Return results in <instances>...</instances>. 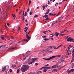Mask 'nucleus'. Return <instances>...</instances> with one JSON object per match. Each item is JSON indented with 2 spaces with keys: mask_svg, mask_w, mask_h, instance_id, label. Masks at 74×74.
<instances>
[{
  "mask_svg": "<svg viewBox=\"0 0 74 74\" xmlns=\"http://www.w3.org/2000/svg\"><path fill=\"white\" fill-rule=\"evenodd\" d=\"M29 65H23L22 66L21 69L20 70L22 72H24L26 71L29 69Z\"/></svg>",
  "mask_w": 74,
  "mask_h": 74,
  "instance_id": "1",
  "label": "nucleus"
},
{
  "mask_svg": "<svg viewBox=\"0 0 74 74\" xmlns=\"http://www.w3.org/2000/svg\"><path fill=\"white\" fill-rule=\"evenodd\" d=\"M69 36H67L66 37V39L67 40V41L70 42H74V39L71 37H69ZM69 37V38H68Z\"/></svg>",
  "mask_w": 74,
  "mask_h": 74,
  "instance_id": "2",
  "label": "nucleus"
},
{
  "mask_svg": "<svg viewBox=\"0 0 74 74\" xmlns=\"http://www.w3.org/2000/svg\"><path fill=\"white\" fill-rule=\"evenodd\" d=\"M38 59V58H32V60L31 62H28V64L31 65L34 62H35L36 60H37Z\"/></svg>",
  "mask_w": 74,
  "mask_h": 74,
  "instance_id": "3",
  "label": "nucleus"
},
{
  "mask_svg": "<svg viewBox=\"0 0 74 74\" xmlns=\"http://www.w3.org/2000/svg\"><path fill=\"white\" fill-rule=\"evenodd\" d=\"M51 67H42L40 69H39V70H42V69H43V68H45V69H51Z\"/></svg>",
  "mask_w": 74,
  "mask_h": 74,
  "instance_id": "4",
  "label": "nucleus"
},
{
  "mask_svg": "<svg viewBox=\"0 0 74 74\" xmlns=\"http://www.w3.org/2000/svg\"><path fill=\"white\" fill-rule=\"evenodd\" d=\"M56 66H57L58 67V64H57L56 65H55L53 66H52L51 67V69H55L56 68Z\"/></svg>",
  "mask_w": 74,
  "mask_h": 74,
  "instance_id": "5",
  "label": "nucleus"
},
{
  "mask_svg": "<svg viewBox=\"0 0 74 74\" xmlns=\"http://www.w3.org/2000/svg\"><path fill=\"white\" fill-rule=\"evenodd\" d=\"M61 55H57L56 56H53L52 57H51L54 58H57V57H61Z\"/></svg>",
  "mask_w": 74,
  "mask_h": 74,
  "instance_id": "6",
  "label": "nucleus"
},
{
  "mask_svg": "<svg viewBox=\"0 0 74 74\" xmlns=\"http://www.w3.org/2000/svg\"><path fill=\"white\" fill-rule=\"evenodd\" d=\"M68 52H69V53H68ZM67 53H68V54H67V55H69V54H71V53H72V52L71 53V51H70L69 50V49H68V50L67 51Z\"/></svg>",
  "mask_w": 74,
  "mask_h": 74,
  "instance_id": "7",
  "label": "nucleus"
},
{
  "mask_svg": "<svg viewBox=\"0 0 74 74\" xmlns=\"http://www.w3.org/2000/svg\"><path fill=\"white\" fill-rule=\"evenodd\" d=\"M53 59V58H52V57H49V58H47L46 59H45L44 60H46L49 61L51 60L52 59Z\"/></svg>",
  "mask_w": 74,
  "mask_h": 74,
  "instance_id": "8",
  "label": "nucleus"
},
{
  "mask_svg": "<svg viewBox=\"0 0 74 74\" xmlns=\"http://www.w3.org/2000/svg\"><path fill=\"white\" fill-rule=\"evenodd\" d=\"M52 48V47H51V46H49L48 47V48L46 49V50L48 51L49 50H50L51 49V48Z\"/></svg>",
  "mask_w": 74,
  "mask_h": 74,
  "instance_id": "9",
  "label": "nucleus"
},
{
  "mask_svg": "<svg viewBox=\"0 0 74 74\" xmlns=\"http://www.w3.org/2000/svg\"><path fill=\"white\" fill-rule=\"evenodd\" d=\"M6 69V66H4V67H3L2 68V71L4 72V70H5Z\"/></svg>",
  "mask_w": 74,
  "mask_h": 74,
  "instance_id": "10",
  "label": "nucleus"
},
{
  "mask_svg": "<svg viewBox=\"0 0 74 74\" xmlns=\"http://www.w3.org/2000/svg\"><path fill=\"white\" fill-rule=\"evenodd\" d=\"M50 11V10H49V9H48V10H46V13L45 14V15H47L48 14Z\"/></svg>",
  "mask_w": 74,
  "mask_h": 74,
  "instance_id": "11",
  "label": "nucleus"
},
{
  "mask_svg": "<svg viewBox=\"0 0 74 74\" xmlns=\"http://www.w3.org/2000/svg\"><path fill=\"white\" fill-rule=\"evenodd\" d=\"M26 38L27 39V40H29V39L30 37L29 36H28V34H26Z\"/></svg>",
  "mask_w": 74,
  "mask_h": 74,
  "instance_id": "12",
  "label": "nucleus"
},
{
  "mask_svg": "<svg viewBox=\"0 0 74 74\" xmlns=\"http://www.w3.org/2000/svg\"><path fill=\"white\" fill-rule=\"evenodd\" d=\"M71 72H72V71H69V69H68L66 71V72H67L68 74H70Z\"/></svg>",
  "mask_w": 74,
  "mask_h": 74,
  "instance_id": "13",
  "label": "nucleus"
},
{
  "mask_svg": "<svg viewBox=\"0 0 74 74\" xmlns=\"http://www.w3.org/2000/svg\"><path fill=\"white\" fill-rule=\"evenodd\" d=\"M55 35H56V36L57 37L59 35V33L58 32L55 33Z\"/></svg>",
  "mask_w": 74,
  "mask_h": 74,
  "instance_id": "14",
  "label": "nucleus"
},
{
  "mask_svg": "<svg viewBox=\"0 0 74 74\" xmlns=\"http://www.w3.org/2000/svg\"><path fill=\"white\" fill-rule=\"evenodd\" d=\"M49 15L51 16H55L56 15V14H53L49 13Z\"/></svg>",
  "mask_w": 74,
  "mask_h": 74,
  "instance_id": "15",
  "label": "nucleus"
},
{
  "mask_svg": "<svg viewBox=\"0 0 74 74\" xmlns=\"http://www.w3.org/2000/svg\"><path fill=\"white\" fill-rule=\"evenodd\" d=\"M31 58H29L28 59H27V60L26 61L27 62H29V61H30V60H31Z\"/></svg>",
  "mask_w": 74,
  "mask_h": 74,
  "instance_id": "16",
  "label": "nucleus"
},
{
  "mask_svg": "<svg viewBox=\"0 0 74 74\" xmlns=\"http://www.w3.org/2000/svg\"><path fill=\"white\" fill-rule=\"evenodd\" d=\"M12 68H15L16 67V66L15 65V64H13L12 65Z\"/></svg>",
  "mask_w": 74,
  "mask_h": 74,
  "instance_id": "17",
  "label": "nucleus"
},
{
  "mask_svg": "<svg viewBox=\"0 0 74 74\" xmlns=\"http://www.w3.org/2000/svg\"><path fill=\"white\" fill-rule=\"evenodd\" d=\"M39 73V72H38L37 73L34 72V73H32L31 74H38Z\"/></svg>",
  "mask_w": 74,
  "mask_h": 74,
  "instance_id": "18",
  "label": "nucleus"
},
{
  "mask_svg": "<svg viewBox=\"0 0 74 74\" xmlns=\"http://www.w3.org/2000/svg\"><path fill=\"white\" fill-rule=\"evenodd\" d=\"M49 17V16H48V15H45L44 16H43V18H46L47 17Z\"/></svg>",
  "mask_w": 74,
  "mask_h": 74,
  "instance_id": "19",
  "label": "nucleus"
},
{
  "mask_svg": "<svg viewBox=\"0 0 74 74\" xmlns=\"http://www.w3.org/2000/svg\"><path fill=\"white\" fill-rule=\"evenodd\" d=\"M69 71H71L73 72L74 71V69H71L70 70H69Z\"/></svg>",
  "mask_w": 74,
  "mask_h": 74,
  "instance_id": "20",
  "label": "nucleus"
},
{
  "mask_svg": "<svg viewBox=\"0 0 74 74\" xmlns=\"http://www.w3.org/2000/svg\"><path fill=\"white\" fill-rule=\"evenodd\" d=\"M27 13L26 12H25V13H24V16H27Z\"/></svg>",
  "mask_w": 74,
  "mask_h": 74,
  "instance_id": "21",
  "label": "nucleus"
},
{
  "mask_svg": "<svg viewBox=\"0 0 74 74\" xmlns=\"http://www.w3.org/2000/svg\"><path fill=\"white\" fill-rule=\"evenodd\" d=\"M23 40V41H25L27 42H28V41H29L28 40H27V39H24V40Z\"/></svg>",
  "mask_w": 74,
  "mask_h": 74,
  "instance_id": "22",
  "label": "nucleus"
},
{
  "mask_svg": "<svg viewBox=\"0 0 74 74\" xmlns=\"http://www.w3.org/2000/svg\"><path fill=\"white\" fill-rule=\"evenodd\" d=\"M73 60H74V58H72V60H71V63L73 62Z\"/></svg>",
  "mask_w": 74,
  "mask_h": 74,
  "instance_id": "23",
  "label": "nucleus"
},
{
  "mask_svg": "<svg viewBox=\"0 0 74 74\" xmlns=\"http://www.w3.org/2000/svg\"><path fill=\"white\" fill-rule=\"evenodd\" d=\"M49 39L45 38V39H44V40L45 41H49Z\"/></svg>",
  "mask_w": 74,
  "mask_h": 74,
  "instance_id": "24",
  "label": "nucleus"
},
{
  "mask_svg": "<svg viewBox=\"0 0 74 74\" xmlns=\"http://www.w3.org/2000/svg\"><path fill=\"white\" fill-rule=\"evenodd\" d=\"M20 71V69H19L17 70V73H18Z\"/></svg>",
  "mask_w": 74,
  "mask_h": 74,
  "instance_id": "25",
  "label": "nucleus"
},
{
  "mask_svg": "<svg viewBox=\"0 0 74 74\" xmlns=\"http://www.w3.org/2000/svg\"><path fill=\"white\" fill-rule=\"evenodd\" d=\"M53 71L55 72V71H56V72H58V71L56 69H55L53 70Z\"/></svg>",
  "mask_w": 74,
  "mask_h": 74,
  "instance_id": "26",
  "label": "nucleus"
},
{
  "mask_svg": "<svg viewBox=\"0 0 74 74\" xmlns=\"http://www.w3.org/2000/svg\"><path fill=\"white\" fill-rule=\"evenodd\" d=\"M58 48H58V47H57V48L55 46H53V48H54V49H57Z\"/></svg>",
  "mask_w": 74,
  "mask_h": 74,
  "instance_id": "27",
  "label": "nucleus"
},
{
  "mask_svg": "<svg viewBox=\"0 0 74 74\" xmlns=\"http://www.w3.org/2000/svg\"><path fill=\"white\" fill-rule=\"evenodd\" d=\"M23 40H22L21 41H19V42H18V43H21V42H23Z\"/></svg>",
  "mask_w": 74,
  "mask_h": 74,
  "instance_id": "28",
  "label": "nucleus"
},
{
  "mask_svg": "<svg viewBox=\"0 0 74 74\" xmlns=\"http://www.w3.org/2000/svg\"><path fill=\"white\" fill-rule=\"evenodd\" d=\"M49 19V18L48 17H46V18H45V20H43V21L45 20H48Z\"/></svg>",
  "mask_w": 74,
  "mask_h": 74,
  "instance_id": "29",
  "label": "nucleus"
},
{
  "mask_svg": "<svg viewBox=\"0 0 74 74\" xmlns=\"http://www.w3.org/2000/svg\"><path fill=\"white\" fill-rule=\"evenodd\" d=\"M0 38H1V39H2L3 40L4 39V37H3L1 36L0 37Z\"/></svg>",
  "mask_w": 74,
  "mask_h": 74,
  "instance_id": "30",
  "label": "nucleus"
},
{
  "mask_svg": "<svg viewBox=\"0 0 74 74\" xmlns=\"http://www.w3.org/2000/svg\"><path fill=\"white\" fill-rule=\"evenodd\" d=\"M71 47V45H69V47L68 48V49L69 50L70 49H69V48H70V47Z\"/></svg>",
  "mask_w": 74,
  "mask_h": 74,
  "instance_id": "31",
  "label": "nucleus"
},
{
  "mask_svg": "<svg viewBox=\"0 0 74 74\" xmlns=\"http://www.w3.org/2000/svg\"><path fill=\"white\" fill-rule=\"evenodd\" d=\"M72 57L73 58L74 57V53H73L72 54Z\"/></svg>",
  "mask_w": 74,
  "mask_h": 74,
  "instance_id": "32",
  "label": "nucleus"
},
{
  "mask_svg": "<svg viewBox=\"0 0 74 74\" xmlns=\"http://www.w3.org/2000/svg\"><path fill=\"white\" fill-rule=\"evenodd\" d=\"M47 71V69H44V70H43V72H46Z\"/></svg>",
  "mask_w": 74,
  "mask_h": 74,
  "instance_id": "33",
  "label": "nucleus"
},
{
  "mask_svg": "<svg viewBox=\"0 0 74 74\" xmlns=\"http://www.w3.org/2000/svg\"><path fill=\"white\" fill-rule=\"evenodd\" d=\"M42 38H47V36H42Z\"/></svg>",
  "mask_w": 74,
  "mask_h": 74,
  "instance_id": "34",
  "label": "nucleus"
},
{
  "mask_svg": "<svg viewBox=\"0 0 74 74\" xmlns=\"http://www.w3.org/2000/svg\"><path fill=\"white\" fill-rule=\"evenodd\" d=\"M64 35H65L64 34H61L60 35V36H63Z\"/></svg>",
  "mask_w": 74,
  "mask_h": 74,
  "instance_id": "35",
  "label": "nucleus"
},
{
  "mask_svg": "<svg viewBox=\"0 0 74 74\" xmlns=\"http://www.w3.org/2000/svg\"><path fill=\"white\" fill-rule=\"evenodd\" d=\"M18 30L19 31L20 30V27L19 26H18Z\"/></svg>",
  "mask_w": 74,
  "mask_h": 74,
  "instance_id": "36",
  "label": "nucleus"
},
{
  "mask_svg": "<svg viewBox=\"0 0 74 74\" xmlns=\"http://www.w3.org/2000/svg\"><path fill=\"white\" fill-rule=\"evenodd\" d=\"M31 1H29V2L28 3L29 5H30L31 4Z\"/></svg>",
  "mask_w": 74,
  "mask_h": 74,
  "instance_id": "37",
  "label": "nucleus"
},
{
  "mask_svg": "<svg viewBox=\"0 0 74 74\" xmlns=\"http://www.w3.org/2000/svg\"><path fill=\"white\" fill-rule=\"evenodd\" d=\"M12 72V69H10V73H11Z\"/></svg>",
  "mask_w": 74,
  "mask_h": 74,
  "instance_id": "38",
  "label": "nucleus"
},
{
  "mask_svg": "<svg viewBox=\"0 0 74 74\" xmlns=\"http://www.w3.org/2000/svg\"><path fill=\"white\" fill-rule=\"evenodd\" d=\"M58 20H57L56 21H55V24H56L57 23V22L58 21Z\"/></svg>",
  "mask_w": 74,
  "mask_h": 74,
  "instance_id": "39",
  "label": "nucleus"
},
{
  "mask_svg": "<svg viewBox=\"0 0 74 74\" xmlns=\"http://www.w3.org/2000/svg\"><path fill=\"white\" fill-rule=\"evenodd\" d=\"M0 47L3 48L4 47V46H3V45H1V46H0Z\"/></svg>",
  "mask_w": 74,
  "mask_h": 74,
  "instance_id": "40",
  "label": "nucleus"
},
{
  "mask_svg": "<svg viewBox=\"0 0 74 74\" xmlns=\"http://www.w3.org/2000/svg\"><path fill=\"white\" fill-rule=\"evenodd\" d=\"M62 46V45H60L58 47V48H59L60 47H61Z\"/></svg>",
  "mask_w": 74,
  "mask_h": 74,
  "instance_id": "41",
  "label": "nucleus"
},
{
  "mask_svg": "<svg viewBox=\"0 0 74 74\" xmlns=\"http://www.w3.org/2000/svg\"><path fill=\"white\" fill-rule=\"evenodd\" d=\"M27 29H26V30H24V32H26V31H27Z\"/></svg>",
  "mask_w": 74,
  "mask_h": 74,
  "instance_id": "42",
  "label": "nucleus"
},
{
  "mask_svg": "<svg viewBox=\"0 0 74 74\" xmlns=\"http://www.w3.org/2000/svg\"><path fill=\"white\" fill-rule=\"evenodd\" d=\"M60 13H61V12H60L59 13H58V14L57 15V16H57L59 15Z\"/></svg>",
  "mask_w": 74,
  "mask_h": 74,
  "instance_id": "43",
  "label": "nucleus"
},
{
  "mask_svg": "<svg viewBox=\"0 0 74 74\" xmlns=\"http://www.w3.org/2000/svg\"><path fill=\"white\" fill-rule=\"evenodd\" d=\"M10 38H11V39H13L14 38V37H13L12 36H10Z\"/></svg>",
  "mask_w": 74,
  "mask_h": 74,
  "instance_id": "44",
  "label": "nucleus"
},
{
  "mask_svg": "<svg viewBox=\"0 0 74 74\" xmlns=\"http://www.w3.org/2000/svg\"><path fill=\"white\" fill-rule=\"evenodd\" d=\"M29 8H28L27 9V12H29Z\"/></svg>",
  "mask_w": 74,
  "mask_h": 74,
  "instance_id": "45",
  "label": "nucleus"
},
{
  "mask_svg": "<svg viewBox=\"0 0 74 74\" xmlns=\"http://www.w3.org/2000/svg\"><path fill=\"white\" fill-rule=\"evenodd\" d=\"M35 65H36V66H37L38 65V63H36V64H35Z\"/></svg>",
  "mask_w": 74,
  "mask_h": 74,
  "instance_id": "46",
  "label": "nucleus"
},
{
  "mask_svg": "<svg viewBox=\"0 0 74 74\" xmlns=\"http://www.w3.org/2000/svg\"><path fill=\"white\" fill-rule=\"evenodd\" d=\"M29 55H26L25 56V58H26V57H27L29 56Z\"/></svg>",
  "mask_w": 74,
  "mask_h": 74,
  "instance_id": "47",
  "label": "nucleus"
},
{
  "mask_svg": "<svg viewBox=\"0 0 74 74\" xmlns=\"http://www.w3.org/2000/svg\"><path fill=\"white\" fill-rule=\"evenodd\" d=\"M10 49H15V48H10Z\"/></svg>",
  "mask_w": 74,
  "mask_h": 74,
  "instance_id": "48",
  "label": "nucleus"
},
{
  "mask_svg": "<svg viewBox=\"0 0 74 74\" xmlns=\"http://www.w3.org/2000/svg\"><path fill=\"white\" fill-rule=\"evenodd\" d=\"M32 14H33V13H32V11H31V12H30V15H31Z\"/></svg>",
  "mask_w": 74,
  "mask_h": 74,
  "instance_id": "49",
  "label": "nucleus"
},
{
  "mask_svg": "<svg viewBox=\"0 0 74 74\" xmlns=\"http://www.w3.org/2000/svg\"><path fill=\"white\" fill-rule=\"evenodd\" d=\"M45 66H49V64H46V65Z\"/></svg>",
  "mask_w": 74,
  "mask_h": 74,
  "instance_id": "50",
  "label": "nucleus"
},
{
  "mask_svg": "<svg viewBox=\"0 0 74 74\" xmlns=\"http://www.w3.org/2000/svg\"><path fill=\"white\" fill-rule=\"evenodd\" d=\"M26 59V58H23V61L25 60Z\"/></svg>",
  "mask_w": 74,
  "mask_h": 74,
  "instance_id": "51",
  "label": "nucleus"
},
{
  "mask_svg": "<svg viewBox=\"0 0 74 74\" xmlns=\"http://www.w3.org/2000/svg\"><path fill=\"white\" fill-rule=\"evenodd\" d=\"M74 53V49H73V51H72V53Z\"/></svg>",
  "mask_w": 74,
  "mask_h": 74,
  "instance_id": "52",
  "label": "nucleus"
},
{
  "mask_svg": "<svg viewBox=\"0 0 74 74\" xmlns=\"http://www.w3.org/2000/svg\"><path fill=\"white\" fill-rule=\"evenodd\" d=\"M64 61V59H62V60H61V61L62 62H63Z\"/></svg>",
  "mask_w": 74,
  "mask_h": 74,
  "instance_id": "53",
  "label": "nucleus"
},
{
  "mask_svg": "<svg viewBox=\"0 0 74 74\" xmlns=\"http://www.w3.org/2000/svg\"><path fill=\"white\" fill-rule=\"evenodd\" d=\"M42 7H43V8L44 9H45V6H42Z\"/></svg>",
  "mask_w": 74,
  "mask_h": 74,
  "instance_id": "54",
  "label": "nucleus"
},
{
  "mask_svg": "<svg viewBox=\"0 0 74 74\" xmlns=\"http://www.w3.org/2000/svg\"><path fill=\"white\" fill-rule=\"evenodd\" d=\"M44 51H46V50H43L42 51V52H44Z\"/></svg>",
  "mask_w": 74,
  "mask_h": 74,
  "instance_id": "55",
  "label": "nucleus"
},
{
  "mask_svg": "<svg viewBox=\"0 0 74 74\" xmlns=\"http://www.w3.org/2000/svg\"><path fill=\"white\" fill-rule=\"evenodd\" d=\"M49 53H53V51H49Z\"/></svg>",
  "mask_w": 74,
  "mask_h": 74,
  "instance_id": "56",
  "label": "nucleus"
},
{
  "mask_svg": "<svg viewBox=\"0 0 74 74\" xmlns=\"http://www.w3.org/2000/svg\"><path fill=\"white\" fill-rule=\"evenodd\" d=\"M47 6H48V5H47V4H46V6H45V7H46V8H47Z\"/></svg>",
  "mask_w": 74,
  "mask_h": 74,
  "instance_id": "57",
  "label": "nucleus"
},
{
  "mask_svg": "<svg viewBox=\"0 0 74 74\" xmlns=\"http://www.w3.org/2000/svg\"><path fill=\"white\" fill-rule=\"evenodd\" d=\"M21 13H22V11L21 12H19V14H21Z\"/></svg>",
  "mask_w": 74,
  "mask_h": 74,
  "instance_id": "58",
  "label": "nucleus"
},
{
  "mask_svg": "<svg viewBox=\"0 0 74 74\" xmlns=\"http://www.w3.org/2000/svg\"><path fill=\"white\" fill-rule=\"evenodd\" d=\"M63 67H64V66H62V67L60 68L59 70H60Z\"/></svg>",
  "mask_w": 74,
  "mask_h": 74,
  "instance_id": "59",
  "label": "nucleus"
},
{
  "mask_svg": "<svg viewBox=\"0 0 74 74\" xmlns=\"http://www.w3.org/2000/svg\"><path fill=\"white\" fill-rule=\"evenodd\" d=\"M12 16H13V17H15V14L12 15Z\"/></svg>",
  "mask_w": 74,
  "mask_h": 74,
  "instance_id": "60",
  "label": "nucleus"
},
{
  "mask_svg": "<svg viewBox=\"0 0 74 74\" xmlns=\"http://www.w3.org/2000/svg\"><path fill=\"white\" fill-rule=\"evenodd\" d=\"M34 17H38V15H36L35 16H34Z\"/></svg>",
  "mask_w": 74,
  "mask_h": 74,
  "instance_id": "61",
  "label": "nucleus"
},
{
  "mask_svg": "<svg viewBox=\"0 0 74 74\" xmlns=\"http://www.w3.org/2000/svg\"><path fill=\"white\" fill-rule=\"evenodd\" d=\"M25 22L27 23V20H26L25 21Z\"/></svg>",
  "mask_w": 74,
  "mask_h": 74,
  "instance_id": "62",
  "label": "nucleus"
},
{
  "mask_svg": "<svg viewBox=\"0 0 74 74\" xmlns=\"http://www.w3.org/2000/svg\"><path fill=\"white\" fill-rule=\"evenodd\" d=\"M7 25H8V26H9V25H10V24L9 23H8L7 24Z\"/></svg>",
  "mask_w": 74,
  "mask_h": 74,
  "instance_id": "63",
  "label": "nucleus"
},
{
  "mask_svg": "<svg viewBox=\"0 0 74 74\" xmlns=\"http://www.w3.org/2000/svg\"><path fill=\"white\" fill-rule=\"evenodd\" d=\"M72 66H74V64H73V63L72 64Z\"/></svg>",
  "mask_w": 74,
  "mask_h": 74,
  "instance_id": "64",
  "label": "nucleus"
}]
</instances>
